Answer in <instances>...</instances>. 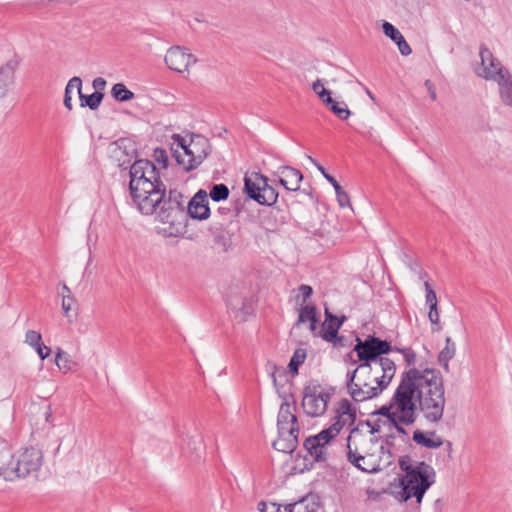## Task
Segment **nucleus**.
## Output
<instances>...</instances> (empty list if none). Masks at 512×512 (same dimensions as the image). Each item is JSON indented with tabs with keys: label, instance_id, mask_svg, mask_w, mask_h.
I'll use <instances>...</instances> for the list:
<instances>
[{
	"label": "nucleus",
	"instance_id": "f257e3e1",
	"mask_svg": "<svg viewBox=\"0 0 512 512\" xmlns=\"http://www.w3.org/2000/svg\"><path fill=\"white\" fill-rule=\"evenodd\" d=\"M394 402L402 414L400 421L407 426L416 421L417 410L429 424H439L446 406L440 371L413 367L403 372L394 392Z\"/></svg>",
	"mask_w": 512,
	"mask_h": 512
},
{
	"label": "nucleus",
	"instance_id": "f03ea898",
	"mask_svg": "<svg viewBox=\"0 0 512 512\" xmlns=\"http://www.w3.org/2000/svg\"><path fill=\"white\" fill-rule=\"evenodd\" d=\"M133 203L144 215H155L156 220L168 224L165 229L167 236H177L181 233L185 220V206L183 195L171 190L166 198V187L163 183L150 186L142 184L137 192L130 193Z\"/></svg>",
	"mask_w": 512,
	"mask_h": 512
},
{
	"label": "nucleus",
	"instance_id": "7ed1b4c3",
	"mask_svg": "<svg viewBox=\"0 0 512 512\" xmlns=\"http://www.w3.org/2000/svg\"><path fill=\"white\" fill-rule=\"evenodd\" d=\"M399 468L403 474L399 477L400 490L395 493L399 502L414 498L420 505L427 490L436 482L435 469L425 461H417L405 455L399 458Z\"/></svg>",
	"mask_w": 512,
	"mask_h": 512
},
{
	"label": "nucleus",
	"instance_id": "20e7f679",
	"mask_svg": "<svg viewBox=\"0 0 512 512\" xmlns=\"http://www.w3.org/2000/svg\"><path fill=\"white\" fill-rule=\"evenodd\" d=\"M210 148L209 140L202 135L172 136V155L186 171L196 169L209 155Z\"/></svg>",
	"mask_w": 512,
	"mask_h": 512
},
{
	"label": "nucleus",
	"instance_id": "39448f33",
	"mask_svg": "<svg viewBox=\"0 0 512 512\" xmlns=\"http://www.w3.org/2000/svg\"><path fill=\"white\" fill-rule=\"evenodd\" d=\"M2 458L9 462L0 465V476L6 481H13L36 475L43 463V452L37 447H27L15 454L6 452Z\"/></svg>",
	"mask_w": 512,
	"mask_h": 512
},
{
	"label": "nucleus",
	"instance_id": "423d86ee",
	"mask_svg": "<svg viewBox=\"0 0 512 512\" xmlns=\"http://www.w3.org/2000/svg\"><path fill=\"white\" fill-rule=\"evenodd\" d=\"M295 401L285 400L279 408L277 416L278 438L273 447L279 452L293 453L298 446L299 423L296 416Z\"/></svg>",
	"mask_w": 512,
	"mask_h": 512
},
{
	"label": "nucleus",
	"instance_id": "0eeeda50",
	"mask_svg": "<svg viewBox=\"0 0 512 512\" xmlns=\"http://www.w3.org/2000/svg\"><path fill=\"white\" fill-rule=\"evenodd\" d=\"M366 368L357 366L346 374L347 393L355 402H363L379 396L384 389L365 372Z\"/></svg>",
	"mask_w": 512,
	"mask_h": 512
},
{
	"label": "nucleus",
	"instance_id": "6e6552de",
	"mask_svg": "<svg viewBox=\"0 0 512 512\" xmlns=\"http://www.w3.org/2000/svg\"><path fill=\"white\" fill-rule=\"evenodd\" d=\"M244 191L249 198L261 205L271 206L278 198V192L268 184L267 177L257 172L245 176Z\"/></svg>",
	"mask_w": 512,
	"mask_h": 512
},
{
	"label": "nucleus",
	"instance_id": "1a4fd4ad",
	"mask_svg": "<svg viewBox=\"0 0 512 512\" xmlns=\"http://www.w3.org/2000/svg\"><path fill=\"white\" fill-rule=\"evenodd\" d=\"M129 174L130 193L137 192L142 184H148L152 189V186L163 183L156 166L149 160L140 159L135 161L130 167Z\"/></svg>",
	"mask_w": 512,
	"mask_h": 512
},
{
	"label": "nucleus",
	"instance_id": "9d476101",
	"mask_svg": "<svg viewBox=\"0 0 512 512\" xmlns=\"http://www.w3.org/2000/svg\"><path fill=\"white\" fill-rule=\"evenodd\" d=\"M356 342L354 351L357 353L358 359L361 363L377 362L384 358L382 355L393 351V347L390 342L381 340L375 336H368L363 341L357 337Z\"/></svg>",
	"mask_w": 512,
	"mask_h": 512
},
{
	"label": "nucleus",
	"instance_id": "9b49d317",
	"mask_svg": "<svg viewBox=\"0 0 512 512\" xmlns=\"http://www.w3.org/2000/svg\"><path fill=\"white\" fill-rule=\"evenodd\" d=\"M338 434V427L329 426L317 435L308 437L304 442V447L314 461L326 462L329 456V446Z\"/></svg>",
	"mask_w": 512,
	"mask_h": 512
},
{
	"label": "nucleus",
	"instance_id": "f8f14e48",
	"mask_svg": "<svg viewBox=\"0 0 512 512\" xmlns=\"http://www.w3.org/2000/svg\"><path fill=\"white\" fill-rule=\"evenodd\" d=\"M331 396L320 388L319 385H308L303 389L302 408L310 417L322 416L328 406Z\"/></svg>",
	"mask_w": 512,
	"mask_h": 512
},
{
	"label": "nucleus",
	"instance_id": "ddd939ff",
	"mask_svg": "<svg viewBox=\"0 0 512 512\" xmlns=\"http://www.w3.org/2000/svg\"><path fill=\"white\" fill-rule=\"evenodd\" d=\"M360 368H366L365 372L372 380L379 384L384 390L389 386L396 373L394 361L389 358H382L377 362L360 363Z\"/></svg>",
	"mask_w": 512,
	"mask_h": 512
},
{
	"label": "nucleus",
	"instance_id": "4468645a",
	"mask_svg": "<svg viewBox=\"0 0 512 512\" xmlns=\"http://www.w3.org/2000/svg\"><path fill=\"white\" fill-rule=\"evenodd\" d=\"M480 58L481 64L476 69V74L479 77H482L485 80H492L497 83L500 81L498 77L510 74V72L503 67L501 62L493 56L491 51L484 46H481L480 48Z\"/></svg>",
	"mask_w": 512,
	"mask_h": 512
},
{
	"label": "nucleus",
	"instance_id": "2eb2a0df",
	"mask_svg": "<svg viewBox=\"0 0 512 512\" xmlns=\"http://www.w3.org/2000/svg\"><path fill=\"white\" fill-rule=\"evenodd\" d=\"M197 62L196 57L189 53L187 49L180 46H174L168 49L165 55L167 66L177 72L187 71L188 68Z\"/></svg>",
	"mask_w": 512,
	"mask_h": 512
},
{
	"label": "nucleus",
	"instance_id": "dca6fc26",
	"mask_svg": "<svg viewBox=\"0 0 512 512\" xmlns=\"http://www.w3.org/2000/svg\"><path fill=\"white\" fill-rule=\"evenodd\" d=\"M189 215L193 219L205 220L210 216V208L208 206V194L204 190H199L188 202L185 216Z\"/></svg>",
	"mask_w": 512,
	"mask_h": 512
},
{
	"label": "nucleus",
	"instance_id": "f3484780",
	"mask_svg": "<svg viewBox=\"0 0 512 512\" xmlns=\"http://www.w3.org/2000/svg\"><path fill=\"white\" fill-rule=\"evenodd\" d=\"M274 176L278 178V182L288 191H298L300 189V183L303 179L302 173L291 166H281L274 173Z\"/></svg>",
	"mask_w": 512,
	"mask_h": 512
},
{
	"label": "nucleus",
	"instance_id": "a211bd4d",
	"mask_svg": "<svg viewBox=\"0 0 512 512\" xmlns=\"http://www.w3.org/2000/svg\"><path fill=\"white\" fill-rule=\"evenodd\" d=\"M227 305L235 313V318L239 321H246L252 308L247 298L239 291L231 290L227 297Z\"/></svg>",
	"mask_w": 512,
	"mask_h": 512
},
{
	"label": "nucleus",
	"instance_id": "6ab92c4d",
	"mask_svg": "<svg viewBox=\"0 0 512 512\" xmlns=\"http://www.w3.org/2000/svg\"><path fill=\"white\" fill-rule=\"evenodd\" d=\"M17 66V60H9L0 67V98H4L14 85Z\"/></svg>",
	"mask_w": 512,
	"mask_h": 512
},
{
	"label": "nucleus",
	"instance_id": "aec40b11",
	"mask_svg": "<svg viewBox=\"0 0 512 512\" xmlns=\"http://www.w3.org/2000/svg\"><path fill=\"white\" fill-rule=\"evenodd\" d=\"M325 321L322 324V329L319 336L325 341H335L338 339V331L342 326V321H337V316L333 315L328 307H325Z\"/></svg>",
	"mask_w": 512,
	"mask_h": 512
},
{
	"label": "nucleus",
	"instance_id": "412c9836",
	"mask_svg": "<svg viewBox=\"0 0 512 512\" xmlns=\"http://www.w3.org/2000/svg\"><path fill=\"white\" fill-rule=\"evenodd\" d=\"M307 159L320 171V173L324 176V178L330 183V186H333L335 189V193L337 196V201L341 207H345L350 204L348 194L342 189L338 181L328 174L325 168L318 163L313 157L307 155Z\"/></svg>",
	"mask_w": 512,
	"mask_h": 512
},
{
	"label": "nucleus",
	"instance_id": "4be33fe9",
	"mask_svg": "<svg viewBox=\"0 0 512 512\" xmlns=\"http://www.w3.org/2000/svg\"><path fill=\"white\" fill-rule=\"evenodd\" d=\"M356 420V410L352 404L344 399L340 402L338 414L335 418V422L331 426L339 428V432L346 425H353Z\"/></svg>",
	"mask_w": 512,
	"mask_h": 512
},
{
	"label": "nucleus",
	"instance_id": "5701e85b",
	"mask_svg": "<svg viewBox=\"0 0 512 512\" xmlns=\"http://www.w3.org/2000/svg\"><path fill=\"white\" fill-rule=\"evenodd\" d=\"M412 439L416 444L429 449H437L443 445V439L437 436L435 431L424 433L421 430H415Z\"/></svg>",
	"mask_w": 512,
	"mask_h": 512
},
{
	"label": "nucleus",
	"instance_id": "b1692460",
	"mask_svg": "<svg viewBox=\"0 0 512 512\" xmlns=\"http://www.w3.org/2000/svg\"><path fill=\"white\" fill-rule=\"evenodd\" d=\"M498 78L500 79V81L497 82L500 99L503 104L512 109V75L506 74V76H500Z\"/></svg>",
	"mask_w": 512,
	"mask_h": 512
},
{
	"label": "nucleus",
	"instance_id": "393cba45",
	"mask_svg": "<svg viewBox=\"0 0 512 512\" xmlns=\"http://www.w3.org/2000/svg\"><path fill=\"white\" fill-rule=\"evenodd\" d=\"M285 512H317V504L305 497L297 502L284 505Z\"/></svg>",
	"mask_w": 512,
	"mask_h": 512
},
{
	"label": "nucleus",
	"instance_id": "a878e982",
	"mask_svg": "<svg viewBox=\"0 0 512 512\" xmlns=\"http://www.w3.org/2000/svg\"><path fill=\"white\" fill-rule=\"evenodd\" d=\"M82 88V81L79 77L71 78L65 88L64 95V106L68 110H72V93L74 90L77 91L78 95H80V90Z\"/></svg>",
	"mask_w": 512,
	"mask_h": 512
},
{
	"label": "nucleus",
	"instance_id": "bb28decb",
	"mask_svg": "<svg viewBox=\"0 0 512 512\" xmlns=\"http://www.w3.org/2000/svg\"><path fill=\"white\" fill-rule=\"evenodd\" d=\"M55 363L63 373L73 371L77 365V363L73 361L70 356L60 348H58L56 353Z\"/></svg>",
	"mask_w": 512,
	"mask_h": 512
},
{
	"label": "nucleus",
	"instance_id": "cd10ccee",
	"mask_svg": "<svg viewBox=\"0 0 512 512\" xmlns=\"http://www.w3.org/2000/svg\"><path fill=\"white\" fill-rule=\"evenodd\" d=\"M373 414H379L388 418L390 422L394 421V419L398 422H401V412L398 410V406L394 402V395L392 396L389 405L382 406L378 411Z\"/></svg>",
	"mask_w": 512,
	"mask_h": 512
},
{
	"label": "nucleus",
	"instance_id": "c85d7f7f",
	"mask_svg": "<svg viewBox=\"0 0 512 512\" xmlns=\"http://www.w3.org/2000/svg\"><path fill=\"white\" fill-rule=\"evenodd\" d=\"M103 97H104V95L100 91H95L91 95H84L82 93V89H81L80 95H79V99L81 102L80 105H81V107L87 106L91 110H95L100 106V104L103 100Z\"/></svg>",
	"mask_w": 512,
	"mask_h": 512
},
{
	"label": "nucleus",
	"instance_id": "c756f323",
	"mask_svg": "<svg viewBox=\"0 0 512 512\" xmlns=\"http://www.w3.org/2000/svg\"><path fill=\"white\" fill-rule=\"evenodd\" d=\"M111 95L119 102H127L134 98V93L123 83H116L111 89Z\"/></svg>",
	"mask_w": 512,
	"mask_h": 512
},
{
	"label": "nucleus",
	"instance_id": "7c9ffc66",
	"mask_svg": "<svg viewBox=\"0 0 512 512\" xmlns=\"http://www.w3.org/2000/svg\"><path fill=\"white\" fill-rule=\"evenodd\" d=\"M229 193L230 192H229L228 187L225 184L220 183V184H214L211 187L208 196L213 201L219 202V201H222V200H226L228 198V196H229Z\"/></svg>",
	"mask_w": 512,
	"mask_h": 512
},
{
	"label": "nucleus",
	"instance_id": "2f4dec72",
	"mask_svg": "<svg viewBox=\"0 0 512 512\" xmlns=\"http://www.w3.org/2000/svg\"><path fill=\"white\" fill-rule=\"evenodd\" d=\"M317 318V309L314 305H305L300 308L298 315V324L310 322Z\"/></svg>",
	"mask_w": 512,
	"mask_h": 512
},
{
	"label": "nucleus",
	"instance_id": "473e14b6",
	"mask_svg": "<svg viewBox=\"0 0 512 512\" xmlns=\"http://www.w3.org/2000/svg\"><path fill=\"white\" fill-rule=\"evenodd\" d=\"M305 358H306L305 350L297 349L294 352L292 358L290 359L289 365H288L289 371L293 375L298 374L299 366L305 361Z\"/></svg>",
	"mask_w": 512,
	"mask_h": 512
},
{
	"label": "nucleus",
	"instance_id": "72a5a7b5",
	"mask_svg": "<svg viewBox=\"0 0 512 512\" xmlns=\"http://www.w3.org/2000/svg\"><path fill=\"white\" fill-rule=\"evenodd\" d=\"M312 89L323 103H331L332 102L331 93H330V91L325 89L324 84L321 79H317L312 84Z\"/></svg>",
	"mask_w": 512,
	"mask_h": 512
},
{
	"label": "nucleus",
	"instance_id": "f704fd0d",
	"mask_svg": "<svg viewBox=\"0 0 512 512\" xmlns=\"http://www.w3.org/2000/svg\"><path fill=\"white\" fill-rule=\"evenodd\" d=\"M350 439H351V437L349 436V437L347 438V441H348V443H347V449H348V451H347V458H348V461H349L350 463H352V464H353L355 467H357L358 469H361V470H363V471H366V469H365L364 467H362V465H361V463H360L361 461H364V460H365V457H364V456H362L361 454L357 453V451H356V450H353V449L351 448V445H350Z\"/></svg>",
	"mask_w": 512,
	"mask_h": 512
},
{
	"label": "nucleus",
	"instance_id": "c9c22d12",
	"mask_svg": "<svg viewBox=\"0 0 512 512\" xmlns=\"http://www.w3.org/2000/svg\"><path fill=\"white\" fill-rule=\"evenodd\" d=\"M266 370L270 374L275 387L278 386V378L286 376L285 368L279 367L275 363L270 362V361L267 362V364H266Z\"/></svg>",
	"mask_w": 512,
	"mask_h": 512
},
{
	"label": "nucleus",
	"instance_id": "e433bc0d",
	"mask_svg": "<svg viewBox=\"0 0 512 512\" xmlns=\"http://www.w3.org/2000/svg\"><path fill=\"white\" fill-rule=\"evenodd\" d=\"M455 353H456V347H451V348L444 347L440 351V353L438 355V361L446 371H448L449 361L455 356Z\"/></svg>",
	"mask_w": 512,
	"mask_h": 512
},
{
	"label": "nucleus",
	"instance_id": "4c0bfd02",
	"mask_svg": "<svg viewBox=\"0 0 512 512\" xmlns=\"http://www.w3.org/2000/svg\"><path fill=\"white\" fill-rule=\"evenodd\" d=\"M329 109L337 115L341 120H346L351 115L347 107H340L339 103L332 99L331 103H324Z\"/></svg>",
	"mask_w": 512,
	"mask_h": 512
},
{
	"label": "nucleus",
	"instance_id": "58836bf2",
	"mask_svg": "<svg viewBox=\"0 0 512 512\" xmlns=\"http://www.w3.org/2000/svg\"><path fill=\"white\" fill-rule=\"evenodd\" d=\"M25 343L34 349L42 343V336L35 330H28L25 334Z\"/></svg>",
	"mask_w": 512,
	"mask_h": 512
},
{
	"label": "nucleus",
	"instance_id": "ea45409f",
	"mask_svg": "<svg viewBox=\"0 0 512 512\" xmlns=\"http://www.w3.org/2000/svg\"><path fill=\"white\" fill-rule=\"evenodd\" d=\"M382 27L384 34L394 42L402 36L401 32L389 22H384Z\"/></svg>",
	"mask_w": 512,
	"mask_h": 512
},
{
	"label": "nucleus",
	"instance_id": "a19ab883",
	"mask_svg": "<svg viewBox=\"0 0 512 512\" xmlns=\"http://www.w3.org/2000/svg\"><path fill=\"white\" fill-rule=\"evenodd\" d=\"M428 318H429V321L431 322V324L435 326V327H433L432 330L434 332L440 331L441 330L440 317H439V311H438L437 306L429 307Z\"/></svg>",
	"mask_w": 512,
	"mask_h": 512
},
{
	"label": "nucleus",
	"instance_id": "79ce46f5",
	"mask_svg": "<svg viewBox=\"0 0 512 512\" xmlns=\"http://www.w3.org/2000/svg\"><path fill=\"white\" fill-rule=\"evenodd\" d=\"M424 287H425V292H426V304L429 306V307H433V306H437V296H436V293L435 291L431 288L430 284L428 281H425L424 283Z\"/></svg>",
	"mask_w": 512,
	"mask_h": 512
},
{
	"label": "nucleus",
	"instance_id": "37998d69",
	"mask_svg": "<svg viewBox=\"0 0 512 512\" xmlns=\"http://www.w3.org/2000/svg\"><path fill=\"white\" fill-rule=\"evenodd\" d=\"M394 350L403 354L405 362L407 363L408 366L415 364L416 354L411 348L400 349V348L395 347V348H393V351Z\"/></svg>",
	"mask_w": 512,
	"mask_h": 512
},
{
	"label": "nucleus",
	"instance_id": "c03bdc74",
	"mask_svg": "<svg viewBox=\"0 0 512 512\" xmlns=\"http://www.w3.org/2000/svg\"><path fill=\"white\" fill-rule=\"evenodd\" d=\"M298 291L299 295L297 296V299H299V297H302V303H305L312 296L313 293L312 287L306 284L300 285Z\"/></svg>",
	"mask_w": 512,
	"mask_h": 512
},
{
	"label": "nucleus",
	"instance_id": "a18cd8bd",
	"mask_svg": "<svg viewBox=\"0 0 512 512\" xmlns=\"http://www.w3.org/2000/svg\"><path fill=\"white\" fill-rule=\"evenodd\" d=\"M395 43L397 44L398 49L403 56H408L412 53V49L403 35Z\"/></svg>",
	"mask_w": 512,
	"mask_h": 512
},
{
	"label": "nucleus",
	"instance_id": "49530a36",
	"mask_svg": "<svg viewBox=\"0 0 512 512\" xmlns=\"http://www.w3.org/2000/svg\"><path fill=\"white\" fill-rule=\"evenodd\" d=\"M75 303V299L72 295L62 296V310L66 316L72 310V306Z\"/></svg>",
	"mask_w": 512,
	"mask_h": 512
},
{
	"label": "nucleus",
	"instance_id": "de8ad7c7",
	"mask_svg": "<svg viewBox=\"0 0 512 512\" xmlns=\"http://www.w3.org/2000/svg\"><path fill=\"white\" fill-rule=\"evenodd\" d=\"M41 360H45L49 357L51 349L44 345L42 342L38 347L34 348Z\"/></svg>",
	"mask_w": 512,
	"mask_h": 512
},
{
	"label": "nucleus",
	"instance_id": "09e8293b",
	"mask_svg": "<svg viewBox=\"0 0 512 512\" xmlns=\"http://www.w3.org/2000/svg\"><path fill=\"white\" fill-rule=\"evenodd\" d=\"M93 87L96 91L104 90L106 87V80L102 77H97L93 80Z\"/></svg>",
	"mask_w": 512,
	"mask_h": 512
},
{
	"label": "nucleus",
	"instance_id": "8fccbe9b",
	"mask_svg": "<svg viewBox=\"0 0 512 512\" xmlns=\"http://www.w3.org/2000/svg\"><path fill=\"white\" fill-rule=\"evenodd\" d=\"M425 87L427 88L428 93H429L431 99L433 101L436 100L437 94H436V89H435L434 84L430 80H426L425 81Z\"/></svg>",
	"mask_w": 512,
	"mask_h": 512
},
{
	"label": "nucleus",
	"instance_id": "3c124183",
	"mask_svg": "<svg viewBox=\"0 0 512 512\" xmlns=\"http://www.w3.org/2000/svg\"><path fill=\"white\" fill-rule=\"evenodd\" d=\"M155 155H156L157 161L163 162L164 166H166L167 156H166L165 150H163V149H156L155 150Z\"/></svg>",
	"mask_w": 512,
	"mask_h": 512
},
{
	"label": "nucleus",
	"instance_id": "603ef678",
	"mask_svg": "<svg viewBox=\"0 0 512 512\" xmlns=\"http://www.w3.org/2000/svg\"><path fill=\"white\" fill-rule=\"evenodd\" d=\"M268 507V512H285L284 505L275 502H270Z\"/></svg>",
	"mask_w": 512,
	"mask_h": 512
},
{
	"label": "nucleus",
	"instance_id": "864d4df0",
	"mask_svg": "<svg viewBox=\"0 0 512 512\" xmlns=\"http://www.w3.org/2000/svg\"><path fill=\"white\" fill-rule=\"evenodd\" d=\"M394 427L396 428L397 432L400 433V434H406V431L405 429L403 428L402 425H404L402 422H398L394 419V421L391 422Z\"/></svg>",
	"mask_w": 512,
	"mask_h": 512
},
{
	"label": "nucleus",
	"instance_id": "5fc2aeb1",
	"mask_svg": "<svg viewBox=\"0 0 512 512\" xmlns=\"http://www.w3.org/2000/svg\"><path fill=\"white\" fill-rule=\"evenodd\" d=\"M319 320H318V317L312 321H310V325H309V329L310 331L316 335V331H317V324H318Z\"/></svg>",
	"mask_w": 512,
	"mask_h": 512
},
{
	"label": "nucleus",
	"instance_id": "6e6d98bb",
	"mask_svg": "<svg viewBox=\"0 0 512 512\" xmlns=\"http://www.w3.org/2000/svg\"><path fill=\"white\" fill-rule=\"evenodd\" d=\"M268 506H269V503L264 502V501H260L258 503V510H259V512H268V510H269Z\"/></svg>",
	"mask_w": 512,
	"mask_h": 512
},
{
	"label": "nucleus",
	"instance_id": "4d7b16f0",
	"mask_svg": "<svg viewBox=\"0 0 512 512\" xmlns=\"http://www.w3.org/2000/svg\"><path fill=\"white\" fill-rule=\"evenodd\" d=\"M338 339L339 340L328 341V342L332 343L334 347H342V346H344V344H343L344 338L342 336H338Z\"/></svg>",
	"mask_w": 512,
	"mask_h": 512
},
{
	"label": "nucleus",
	"instance_id": "13d9d810",
	"mask_svg": "<svg viewBox=\"0 0 512 512\" xmlns=\"http://www.w3.org/2000/svg\"><path fill=\"white\" fill-rule=\"evenodd\" d=\"M445 347H447V348L456 347L455 343L452 341V339L450 337L446 338Z\"/></svg>",
	"mask_w": 512,
	"mask_h": 512
},
{
	"label": "nucleus",
	"instance_id": "bf43d9fd",
	"mask_svg": "<svg viewBox=\"0 0 512 512\" xmlns=\"http://www.w3.org/2000/svg\"><path fill=\"white\" fill-rule=\"evenodd\" d=\"M62 290H63L62 296L63 295H71V291H70L69 287L66 284L62 285Z\"/></svg>",
	"mask_w": 512,
	"mask_h": 512
},
{
	"label": "nucleus",
	"instance_id": "052dcab7",
	"mask_svg": "<svg viewBox=\"0 0 512 512\" xmlns=\"http://www.w3.org/2000/svg\"><path fill=\"white\" fill-rule=\"evenodd\" d=\"M345 320H346V317L345 316H341V317H337V320L335 322L342 321V324H343Z\"/></svg>",
	"mask_w": 512,
	"mask_h": 512
},
{
	"label": "nucleus",
	"instance_id": "680f3d73",
	"mask_svg": "<svg viewBox=\"0 0 512 512\" xmlns=\"http://www.w3.org/2000/svg\"><path fill=\"white\" fill-rule=\"evenodd\" d=\"M366 93L372 100H374L373 94L368 89H366Z\"/></svg>",
	"mask_w": 512,
	"mask_h": 512
},
{
	"label": "nucleus",
	"instance_id": "e2e57ef3",
	"mask_svg": "<svg viewBox=\"0 0 512 512\" xmlns=\"http://www.w3.org/2000/svg\"><path fill=\"white\" fill-rule=\"evenodd\" d=\"M426 276H427V274H426L425 272H421V274H420V278H424V277H426Z\"/></svg>",
	"mask_w": 512,
	"mask_h": 512
},
{
	"label": "nucleus",
	"instance_id": "0e129e2a",
	"mask_svg": "<svg viewBox=\"0 0 512 512\" xmlns=\"http://www.w3.org/2000/svg\"><path fill=\"white\" fill-rule=\"evenodd\" d=\"M376 431H377V430H376V428H372V431H371V432H372V433H374V432H376Z\"/></svg>",
	"mask_w": 512,
	"mask_h": 512
}]
</instances>
